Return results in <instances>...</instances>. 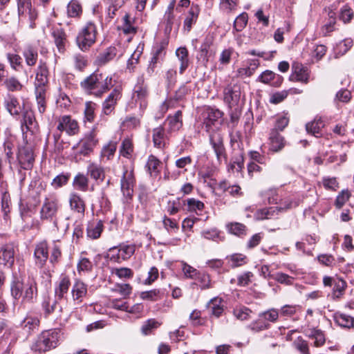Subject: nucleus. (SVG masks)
I'll return each mask as SVG.
<instances>
[{"instance_id": "79ce46f5", "label": "nucleus", "mask_w": 354, "mask_h": 354, "mask_svg": "<svg viewBox=\"0 0 354 354\" xmlns=\"http://www.w3.org/2000/svg\"><path fill=\"white\" fill-rule=\"evenodd\" d=\"M88 178L83 174H77L73 179V187L81 192H86L88 189Z\"/></svg>"}, {"instance_id": "13d9d810", "label": "nucleus", "mask_w": 354, "mask_h": 354, "mask_svg": "<svg viewBox=\"0 0 354 354\" xmlns=\"http://www.w3.org/2000/svg\"><path fill=\"white\" fill-rule=\"evenodd\" d=\"M112 291L121 295L123 298H127L132 292V287L129 283H116Z\"/></svg>"}, {"instance_id": "8fccbe9b", "label": "nucleus", "mask_w": 354, "mask_h": 354, "mask_svg": "<svg viewBox=\"0 0 354 354\" xmlns=\"http://www.w3.org/2000/svg\"><path fill=\"white\" fill-rule=\"evenodd\" d=\"M277 208L271 207L269 208H263L257 212L255 217L258 220L270 219L278 214Z\"/></svg>"}, {"instance_id": "0eeeda50", "label": "nucleus", "mask_w": 354, "mask_h": 354, "mask_svg": "<svg viewBox=\"0 0 354 354\" xmlns=\"http://www.w3.org/2000/svg\"><path fill=\"white\" fill-rule=\"evenodd\" d=\"M148 97V88L147 85L144 84L143 78L141 77L138 80V84L135 86L133 94V100L136 104H139L141 111L146 109Z\"/></svg>"}, {"instance_id": "72a5a7b5", "label": "nucleus", "mask_w": 354, "mask_h": 354, "mask_svg": "<svg viewBox=\"0 0 354 354\" xmlns=\"http://www.w3.org/2000/svg\"><path fill=\"white\" fill-rule=\"evenodd\" d=\"M58 300L59 299L56 297H48L44 299L42 303V308L46 315H49L50 314L54 313L57 308H59V312L62 311V307L61 306H57Z\"/></svg>"}, {"instance_id": "49530a36", "label": "nucleus", "mask_w": 354, "mask_h": 354, "mask_svg": "<svg viewBox=\"0 0 354 354\" xmlns=\"http://www.w3.org/2000/svg\"><path fill=\"white\" fill-rule=\"evenodd\" d=\"M309 339L313 341V346L315 347H321L324 346L326 342V337L324 333L318 329H313L310 333L308 335Z\"/></svg>"}, {"instance_id": "f704fd0d", "label": "nucleus", "mask_w": 354, "mask_h": 354, "mask_svg": "<svg viewBox=\"0 0 354 354\" xmlns=\"http://www.w3.org/2000/svg\"><path fill=\"white\" fill-rule=\"evenodd\" d=\"M71 286L70 279L67 276H62L57 286L55 289V297L62 299L64 295L67 293Z\"/></svg>"}, {"instance_id": "c85d7f7f", "label": "nucleus", "mask_w": 354, "mask_h": 354, "mask_svg": "<svg viewBox=\"0 0 354 354\" xmlns=\"http://www.w3.org/2000/svg\"><path fill=\"white\" fill-rule=\"evenodd\" d=\"M48 75L49 71L46 63L42 60H40L36 71L35 84H39V85H47L48 82Z\"/></svg>"}, {"instance_id": "c9c22d12", "label": "nucleus", "mask_w": 354, "mask_h": 354, "mask_svg": "<svg viewBox=\"0 0 354 354\" xmlns=\"http://www.w3.org/2000/svg\"><path fill=\"white\" fill-rule=\"evenodd\" d=\"M208 308L212 315L220 317L224 310L223 300L218 297L212 299L208 304Z\"/></svg>"}, {"instance_id": "052dcab7", "label": "nucleus", "mask_w": 354, "mask_h": 354, "mask_svg": "<svg viewBox=\"0 0 354 354\" xmlns=\"http://www.w3.org/2000/svg\"><path fill=\"white\" fill-rule=\"evenodd\" d=\"M353 45V40L351 38H346L337 45L335 50L338 55H343L351 49Z\"/></svg>"}, {"instance_id": "c756f323", "label": "nucleus", "mask_w": 354, "mask_h": 354, "mask_svg": "<svg viewBox=\"0 0 354 354\" xmlns=\"http://www.w3.org/2000/svg\"><path fill=\"white\" fill-rule=\"evenodd\" d=\"M201 9L198 5L192 4L189 12L187 16L186 17L184 21V28L186 29L188 32L191 30L192 25L196 24Z\"/></svg>"}, {"instance_id": "9d476101", "label": "nucleus", "mask_w": 354, "mask_h": 354, "mask_svg": "<svg viewBox=\"0 0 354 354\" xmlns=\"http://www.w3.org/2000/svg\"><path fill=\"white\" fill-rule=\"evenodd\" d=\"M121 97L122 88L120 86H116L102 103L103 113L110 115L114 111L117 102Z\"/></svg>"}, {"instance_id": "9b49d317", "label": "nucleus", "mask_w": 354, "mask_h": 354, "mask_svg": "<svg viewBox=\"0 0 354 354\" xmlns=\"http://www.w3.org/2000/svg\"><path fill=\"white\" fill-rule=\"evenodd\" d=\"M115 80L112 76L97 72V81L95 95L100 97L104 93H106L114 86Z\"/></svg>"}, {"instance_id": "bf43d9fd", "label": "nucleus", "mask_w": 354, "mask_h": 354, "mask_svg": "<svg viewBox=\"0 0 354 354\" xmlns=\"http://www.w3.org/2000/svg\"><path fill=\"white\" fill-rule=\"evenodd\" d=\"M279 312L275 308H271L259 314V317L264 319V321L276 322L279 318Z\"/></svg>"}, {"instance_id": "5fc2aeb1", "label": "nucleus", "mask_w": 354, "mask_h": 354, "mask_svg": "<svg viewBox=\"0 0 354 354\" xmlns=\"http://www.w3.org/2000/svg\"><path fill=\"white\" fill-rule=\"evenodd\" d=\"M103 224L102 221H98L97 223L90 225L87 228V235L88 237L96 239L99 238L102 232Z\"/></svg>"}, {"instance_id": "e433bc0d", "label": "nucleus", "mask_w": 354, "mask_h": 354, "mask_svg": "<svg viewBox=\"0 0 354 354\" xmlns=\"http://www.w3.org/2000/svg\"><path fill=\"white\" fill-rule=\"evenodd\" d=\"M334 319L342 328H351L354 327V317L345 313H336L334 315Z\"/></svg>"}, {"instance_id": "864d4df0", "label": "nucleus", "mask_w": 354, "mask_h": 354, "mask_svg": "<svg viewBox=\"0 0 354 354\" xmlns=\"http://www.w3.org/2000/svg\"><path fill=\"white\" fill-rule=\"evenodd\" d=\"M292 345L300 354H310L308 342L301 337H298L293 342Z\"/></svg>"}, {"instance_id": "393cba45", "label": "nucleus", "mask_w": 354, "mask_h": 354, "mask_svg": "<svg viewBox=\"0 0 354 354\" xmlns=\"http://www.w3.org/2000/svg\"><path fill=\"white\" fill-rule=\"evenodd\" d=\"M222 117V113L218 109L208 108L204 113V125L207 131H210L212 126L215 125Z\"/></svg>"}, {"instance_id": "a211bd4d", "label": "nucleus", "mask_w": 354, "mask_h": 354, "mask_svg": "<svg viewBox=\"0 0 354 354\" xmlns=\"http://www.w3.org/2000/svg\"><path fill=\"white\" fill-rule=\"evenodd\" d=\"M15 245L8 243L0 248V263L11 267L15 261Z\"/></svg>"}, {"instance_id": "20e7f679", "label": "nucleus", "mask_w": 354, "mask_h": 354, "mask_svg": "<svg viewBox=\"0 0 354 354\" xmlns=\"http://www.w3.org/2000/svg\"><path fill=\"white\" fill-rule=\"evenodd\" d=\"M97 30L96 26L91 21L87 22L79 31L76 43L83 51L88 50L96 41Z\"/></svg>"}, {"instance_id": "338daca9", "label": "nucleus", "mask_w": 354, "mask_h": 354, "mask_svg": "<svg viewBox=\"0 0 354 354\" xmlns=\"http://www.w3.org/2000/svg\"><path fill=\"white\" fill-rule=\"evenodd\" d=\"M227 259L230 263V266L233 268L246 263V257L242 254H234L227 257Z\"/></svg>"}, {"instance_id": "a878e982", "label": "nucleus", "mask_w": 354, "mask_h": 354, "mask_svg": "<svg viewBox=\"0 0 354 354\" xmlns=\"http://www.w3.org/2000/svg\"><path fill=\"white\" fill-rule=\"evenodd\" d=\"M40 321L39 317L32 314H28L21 322V328L27 333H31L39 329Z\"/></svg>"}, {"instance_id": "5701e85b", "label": "nucleus", "mask_w": 354, "mask_h": 354, "mask_svg": "<svg viewBox=\"0 0 354 354\" xmlns=\"http://www.w3.org/2000/svg\"><path fill=\"white\" fill-rule=\"evenodd\" d=\"M151 133L153 146L158 149L165 148L167 137L165 134L164 127L160 125L156 128H153L152 129Z\"/></svg>"}, {"instance_id": "cd10ccee", "label": "nucleus", "mask_w": 354, "mask_h": 354, "mask_svg": "<svg viewBox=\"0 0 354 354\" xmlns=\"http://www.w3.org/2000/svg\"><path fill=\"white\" fill-rule=\"evenodd\" d=\"M87 175L97 182H102L105 178V171L100 165L90 162L87 167Z\"/></svg>"}, {"instance_id": "f3484780", "label": "nucleus", "mask_w": 354, "mask_h": 354, "mask_svg": "<svg viewBox=\"0 0 354 354\" xmlns=\"http://www.w3.org/2000/svg\"><path fill=\"white\" fill-rule=\"evenodd\" d=\"M88 292L87 285L80 279H75L71 290L73 300L75 304H80Z\"/></svg>"}, {"instance_id": "e2e57ef3", "label": "nucleus", "mask_w": 354, "mask_h": 354, "mask_svg": "<svg viewBox=\"0 0 354 354\" xmlns=\"http://www.w3.org/2000/svg\"><path fill=\"white\" fill-rule=\"evenodd\" d=\"M119 247L120 250V252L121 254V259H123V261L129 259L134 254L136 250L135 245L133 244H120L119 245Z\"/></svg>"}, {"instance_id": "2eb2a0df", "label": "nucleus", "mask_w": 354, "mask_h": 354, "mask_svg": "<svg viewBox=\"0 0 354 354\" xmlns=\"http://www.w3.org/2000/svg\"><path fill=\"white\" fill-rule=\"evenodd\" d=\"M241 91L238 86H227L224 89V101L230 109L237 106L240 100Z\"/></svg>"}, {"instance_id": "39448f33", "label": "nucleus", "mask_w": 354, "mask_h": 354, "mask_svg": "<svg viewBox=\"0 0 354 354\" xmlns=\"http://www.w3.org/2000/svg\"><path fill=\"white\" fill-rule=\"evenodd\" d=\"M17 1L19 21L27 24L30 28H34L35 21L38 14L35 8L32 6L31 0H17Z\"/></svg>"}, {"instance_id": "aec40b11", "label": "nucleus", "mask_w": 354, "mask_h": 354, "mask_svg": "<svg viewBox=\"0 0 354 354\" xmlns=\"http://www.w3.org/2000/svg\"><path fill=\"white\" fill-rule=\"evenodd\" d=\"M68 203L71 209L77 213L80 216H84L86 204L80 195L75 192H72L69 195Z\"/></svg>"}, {"instance_id": "680f3d73", "label": "nucleus", "mask_w": 354, "mask_h": 354, "mask_svg": "<svg viewBox=\"0 0 354 354\" xmlns=\"http://www.w3.org/2000/svg\"><path fill=\"white\" fill-rule=\"evenodd\" d=\"M195 279L199 283L201 289H209L212 286L210 276L207 273L198 272Z\"/></svg>"}, {"instance_id": "4be33fe9", "label": "nucleus", "mask_w": 354, "mask_h": 354, "mask_svg": "<svg viewBox=\"0 0 354 354\" xmlns=\"http://www.w3.org/2000/svg\"><path fill=\"white\" fill-rule=\"evenodd\" d=\"M270 149L274 152L280 151L286 145V140L276 129H271L269 135Z\"/></svg>"}, {"instance_id": "a18cd8bd", "label": "nucleus", "mask_w": 354, "mask_h": 354, "mask_svg": "<svg viewBox=\"0 0 354 354\" xmlns=\"http://www.w3.org/2000/svg\"><path fill=\"white\" fill-rule=\"evenodd\" d=\"M176 55L180 64V73L183 74L189 65L188 51L185 48H179L176 51Z\"/></svg>"}, {"instance_id": "7c9ffc66", "label": "nucleus", "mask_w": 354, "mask_h": 354, "mask_svg": "<svg viewBox=\"0 0 354 354\" xmlns=\"http://www.w3.org/2000/svg\"><path fill=\"white\" fill-rule=\"evenodd\" d=\"M52 35L58 51L59 53H64L65 50V46L67 42L65 32L61 28H57L52 32Z\"/></svg>"}, {"instance_id": "1a4fd4ad", "label": "nucleus", "mask_w": 354, "mask_h": 354, "mask_svg": "<svg viewBox=\"0 0 354 354\" xmlns=\"http://www.w3.org/2000/svg\"><path fill=\"white\" fill-rule=\"evenodd\" d=\"M19 162L24 169H31L35 162V156L32 146L26 145L19 148L18 153Z\"/></svg>"}, {"instance_id": "4d7b16f0", "label": "nucleus", "mask_w": 354, "mask_h": 354, "mask_svg": "<svg viewBox=\"0 0 354 354\" xmlns=\"http://www.w3.org/2000/svg\"><path fill=\"white\" fill-rule=\"evenodd\" d=\"M4 84L9 91L12 92L20 91L23 88V84L15 77L7 78L4 82Z\"/></svg>"}, {"instance_id": "f03ea898", "label": "nucleus", "mask_w": 354, "mask_h": 354, "mask_svg": "<svg viewBox=\"0 0 354 354\" xmlns=\"http://www.w3.org/2000/svg\"><path fill=\"white\" fill-rule=\"evenodd\" d=\"M60 207L61 204L58 197L51 194L45 197L39 212L41 220L53 221V225L57 230H59L57 215Z\"/></svg>"}, {"instance_id": "de8ad7c7", "label": "nucleus", "mask_w": 354, "mask_h": 354, "mask_svg": "<svg viewBox=\"0 0 354 354\" xmlns=\"http://www.w3.org/2000/svg\"><path fill=\"white\" fill-rule=\"evenodd\" d=\"M118 53L117 48L114 46H110L106 50L101 53L98 57L97 61L100 64H105L111 60L113 59Z\"/></svg>"}, {"instance_id": "f257e3e1", "label": "nucleus", "mask_w": 354, "mask_h": 354, "mask_svg": "<svg viewBox=\"0 0 354 354\" xmlns=\"http://www.w3.org/2000/svg\"><path fill=\"white\" fill-rule=\"evenodd\" d=\"M11 295L15 299L22 298L23 303H30L37 293V283L34 279L26 281H14L10 286Z\"/></svg>"}, {"instance_id": "b1692460", "label": "nucleus", "mask_w": 354, "mask_h": 354, "mask_svg": "<svg viewBox=\"0 0 354 354\" xmlns=\"http://www.w3.org/2000/svg\"><path fill=\"white\" fill-rule=\"evenodd\" d=\"M47 85H39L35 84V93L37 104L38 111L40 113H44L46 108V93Z\"/></svg>"}, {"instance_id": "4c0bfd02", "label": "nucleus", "mask_w": 354, "mask_h": 354, "mask_svg": "<svg viewBox=\"0 0 354 354\" xmlns=\"http://www.w3.org/2000/svg\"><path fill=\"white\" fill-rule=\"evenodd\" d=\"M160 160L153 155H150L148 158L146 167L151 176H157L160 174Z\"/></svg>"}, {"instance_id": "3c124183", "label": "nucleus", "mask_w": 354, "mask_h": 354, "mask_svg": "<svg viewBox=\"0 0 354 354\" xmlns=\"http://www.w3.org/2000/svg\"><path fill=\"white\" fill-rule=\"evenodd\" d=\"M133 152V146L131 139L127 138L122 140L120 149V154L127 158H130Z\"/></svg>"}, {"instance_id": "69168bd1", "label": "nucleus", "mask_w": 354, "mask_h": 354, "mask_svg": "<svg viewBox=\"0 0 354 354\" xmlns=\"http://www.w3.org/2000/svg\"><path fill=\"white\" fill-rule=\"evenodd\" d=\"M261 319L262 318H260L252 322L248 326V328L254 333H258L268 329L270 327V324Z\"/></svg>"}, {"instance_id": "37998d69", "label": "nucleus", "mask_w": 354, "mask_h": 354, "mask_svg": "<svg viewBox=\"0 0 354 354\" xmlns=\"http://www.w3.org/2000/svg\"><path fill=\"white\" fill-rule=\"evenodd\" d=\"M182 112L177 111L174 115L169 116L167 119V122L169 125V131H175L180 129L182 127Z\"/></svg>"}, {"instance_id": "09e8293b", "label": "nucleus", "mask_w": 354, "mask_h": 354, "mask_svg": "<svg viewBox=\"0 0 354 354\" xmlns=\"http://www.w3.org/2000/svg\"><path fill=\"white\" fill-rule=\"evenodd\" d=\"M324 126V124L320 118L315 119L313 122L306 124V129L308 133L315 137H319L320 131Z\"/></svg>"}, {"instance_id": "0e129e2a", "label": "nucleus", "mask_w": 354, "mask_h": 354, "mask_svg": "<svg viewBox=\"0 0 354 354\" xmlns=\"http://www.w3.org/2000/svg\"><path fill=\"white\" fill-rule=\"evenodd\" d=\"M354 17L353 10L348 5H344L340 9L339 19L344 23L351 22Z\"/></svg>"}, {"instance_id": "6e6552de", "label": "nucleus", "mask_w": 354, "mask_h": 354, "mask_svg": "<svg viewBox=\"0 0 354 354\" xmlns=\"http://www.w3.org/2000/svg\"><path fill=\"white\" fill-rule=\"evenodd\" d=\"M98 140L95 138V134L93 130L88 135L82 139L74 148L77 149V153L80 155L87 156L92 152Z\"/></svg>"}, {"instance_id": "a19ab883", "label": "nucleus", "mask_w": 354, "mask_h": 354, "mask_svg": "<svg viewBox=\"0 0 354 354\" xmlns=\"http://www.w3.org/2000/svg\"><path fill=\"white\" fill-rule=\"evenodd\" d=\"M214 38L211 35L205 37L200 48L199 57L203 62H207L210 48L213 44Z\"/></svg>"}, {"instance_id": "412c9836", "label": "nucleus", "mask_w": 354, "mask_h": 354, "mask_svg": "<svg viewBox=\"0 0 354 354\" xmlns=\"http://www.w3.org/2000/svg\"><path fill=\"white\" fill-rule=\"evenodd\" d=\"M258 80L263 84L277 87L282 84L283 78L272 71L266 70L259 75Z\"/></svg>"}, {"instance_id": "ea45409f", "label": "nucleus", "mask_w": 354, "mask_h": 354, "mask_svg": "<svg viewBox=\"0 0 354 354\" xmlns=\"http://www.w3.org/2000/svg\"><path fill=\"white\" fill-rule=\"evenodd\" d=\"M229 233L237 236H243L247 234V227L243 223L234 222L226 225Z\"/></svg>"}, {"instance_id": "dca6fc26", "label": "nucleus", "mask_w": 354, "mask_h": 354, "mask_svg": "<svg viewBox=\"0 0 354 354\" xmlns=\"http://www.w3.org/2000/svg\"><path fill=\"white\" fill-rule=\"evenodd\" d=\"M34 257L35 265L39 268H43L48 259V248L46 242H40L36 245Z\"/></svg>"}, {"instance_id": "ddd939ff", "label": "nucleus", "mask_w": 354, "mask_h": 354, "mask_svg": "<svg viewBox=\"0 0 354 354\" xmlns=\"http://www.w3.org/2000/svg\"><path fill=\"white\" fill-rule=\"evenodd\" d=\"M57 129L60 131H65L69 136H73L78 133L79 126L77 122L72 119L69 115H64L59 120Z\"/></svg>"}, {"instance_id": "7ed1b4c3", "label": "nucleus", "mask_w": 354, "mask_h": 354, "mask_svg": "<svg viewBox=\"0 0 354 354\" xmlns=\"http://www.w3.org/2000/svg\"><path fill=\"white\" fill-rule=\"evenodd\" d=\"M60 339V331L50 330L42 332L32 344L31 349L35 352H46L57 347Z\"/></svg>"}, {"instance_id": "423d86ee", "label": "nucleus", "mask_w": 354, "mask_h": 354, "mask_svg": "<svg viewBox=\"0 0 354 354\" xmlns=\"http://www.w3.org/2000/svg\"><path fill=\"white\" fill-rule=\"evenodd\" d=\"M135 178L133 171L125 170L120 180V189L123 195V201L130 203L133 196Z\"/></svg>"}, {"instance_id": "58836bf2", "label": "nucleus", "mask_w": 354, "mask_h": 354, "mask_svg": "<svg viewBox=\"0 0 354 354\" xmlns=\"http://www.w3.org/2000/svg\"><path fill=\"white\" fill-rule=\"evenodd\" d=\"M82 13V8L77 0H71L67 5L66 14L68 17L80 18Z\"/></svg>"}, {"instance_id": "bb28decb", "label": "nucleus", "mask_w": 354, "mask_h": 354, "mask_svg": "<svg viewBox=\"0 0 354 354\" xmlns=\"http://www.w3.org/2000/svg\"><path fill=\"white\" fill-rule=\"evenodd\" d=\"M5 106L7 111L13 115H19L23 109L24 106L21 104L17 97L12 95H8L5 99Z\"/></svg>"}, {"instance_id": "f8f14e48", "label": "nucleus", "mask_w": 354, "mask_h": 354, "mask_svg": "<svg viewBox=\"0 0 354 354\" xmlns=\"http://www.w3.org/2000/svg\"><path fill=\"white\" fill-rule=\"evenodd\" d=\"M209 140L218 161L221 162L222 158H225V150L221 133L218 131L212 133L209 135Z\"/></svg>"}, {"instance_id": "4468645a", "label": "nucleus", "mask_w": 354, "mask_h": 354, "mask_svg": "<svg viewBox=\"0 0 354 354\" xmlns=\"http://www.w3.org/2000/svg\"><path fill=\"white\" fill-rule=\"evenodd\" d=\"M25 129L26 131H29L32 134L37 133L39 130L38 123L35 119L34 112L31 109H27L23 113V119L21 120V129L23 132H24Z\"/></svg>"}, {"instance_id": "774afa93", "label": "nucleus", "mask_w": 354, "mask_h": 354, "mask_svg": "<svg viewBox=\"0 0 354 354\" xmlns=\"http://www.w3.org/2000/svg\"><path fill=\"white\" fill-rule=\"evenodd\" d=\"M289 120L290 118L287 115V113L277 115L275 120L274 127L272 129H276V131L278 132L279 131H283L284 129L288 125Z\"/></svg>"}, {"instance_id": "c03bdc74", "label": "nucleus", "mask_w": 354, "mask_h": 354, "mask_svg": "<svg viewBox=\"0 0 354 354\" xmlns=\"http://www.w3.org/2000/svg\"><path fill=\"white\" fill-rule=\"evenodd\" d=\"M118 147L116 141L111 140L102 149L100 156L102 158L111 160L113 158Z\"/></svg>"}, {"instance_id": "6e6d98bb", "label": "nucleus", "mask_w": 354, "mask_h": 354, "mask_svg": "<svg viewBox=\"0 0 354 354\" xmlns=\"http://www.w3.org/2000/svg\"><path fill=\"white\" fill-rule=\"evenodd\" d=\"M93 263L92 262L86 257H82L80 259L77 265V270L79 274L82 273H88L92 270Z\"/></svg>"}, {"instance_id": "603ef678", "label": "nucleus", "mask_w": 354, "mask_h": 354, "mask_svg": "<svg viewBox=\"0 0 354 354\" xmlns=\"http://www.w3.org/2000/svg\"><path fill=\"white\" fill-rule=\"evenodd\" d=\"M161 325V322L155 319H149L145 322L141 327V332L143 335H149L154 329L158 328Z\"/></svg>"}, {"instance_id": "6ab92c4d", "label": "nucleus", "mask_w": 354, "mask_h": 354, "mask_svg": "<svg viewBox=\"0 0 354 354\" xmlns=\"http://www.w3.org/2000/svg\"><path fill=\"white\" fill-rule=\"evenodd\" d=\"M292 74L290 80L293 81L300 82L307 84L309 80V73L306 68L304 67L302 64L295 62L292 65Z\"/></svg>"}, {"instance_id": "473e14b6", "label": "nucleus", "mask_w": 354, "mask_h": 354, "mask_svg": "<svg viewBox=\"0 0 354 354\" xmlns=\"http://www.w3.org/2000/svg\"><path fill=\"white\" fill-rule=\"evenodd\" d=\"M23 56L24 57L26 64L28 66H35L38 59L37 48L30 45L26 46L23 51Z\"/></svg>"}, {"instance_id": "2f4dec72", "label": "nucleus", "mask_w": 354, "mask_h": 354, "mask_svg": "<svg viewBox=\"0 0 354 354\" xmlns=\"http://www.w3.org/2000/svg\"><path fill=\"white\" fill-rule=\"evenodd\" d=\"M97 72H94L80 83L81 87L87 93L93 94L96 91Z\"/></svg>"}]
</instances>
